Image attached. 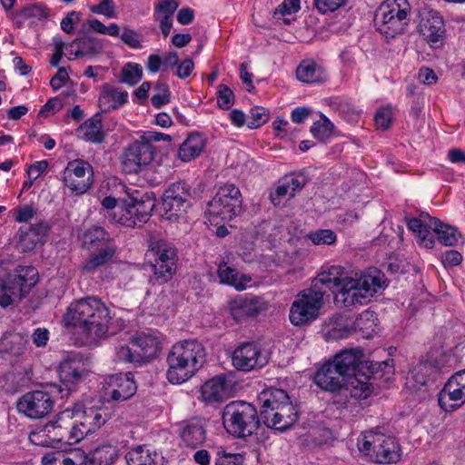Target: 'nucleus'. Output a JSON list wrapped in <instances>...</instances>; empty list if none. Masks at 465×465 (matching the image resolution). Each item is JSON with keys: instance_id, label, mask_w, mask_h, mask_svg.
Returning <instances> with one entry per match:
<instances>
[{"instance_id": "4be33fe9", "label": "nucleus", "mask_w": 465, "mask_h": 465, "mask_svg": "<svg viewBox=\"0 0 465 465\" xmlns=\"http://www.w3.org/2000/svg\"><path fill=\"white\" fill-rule=\"evenodd\" d=\"M420 34L431 45L442 41L445 36V24L440 12L424 8L420 12Z\"/></svg>"}, {"instance_id": "864d4df0", "label": "nucleus", "mask_w": 465, "mask_h": 465, "mask_svg": "<svg viewBox=\"0 0 465 465\" xmlns=\"http://www.w3.org/2000/svg\"><path fill=\"white\" fill-rule=\"evenodd\" d=\"M300 10V0H283L273 12L274 19L294 14Z\"/></svg>"}, {"instance_id": "aec40b11", "label": "nucleus", "mask_w": 465, "mask_h": 465, "mask_svg": "<svg viewBox=\"0 0 465 465\" xmlns=\"http://www.w3.org/2000/svg\"><path fill=\"white\" fill-rule=\"evenodd\" d=\"M45 430L49 433L52 430H58L54 439L70 444L80 441L84 435L92 431L91 427H88L84 420L80 421L79 424H73L70 420H64L61 415H58L56 420L49 421L45 426Z\"/></svg>"}, {"instance_id": "7ed1b4c3", "label": "nucleus", "mask_w": 465, "mask_h": 465, "mask_svg": "<svg viewBox=\"0 0 465 465\" xmlns=\"http://www.w3.org/2000/svg\"><path fill=\"white\" fill-rule=\"evenodd\" d=\"M205 350L196 340L175 343L167 355L166 378L173 384H181L192 378L205 361Z\"/></svg>"}, {"instance_id": "4d7b16f0", "label": "nucleus", "mask_w": 465, "mask_h": 465, "mask_svg": "<svg viewBox=\"0 0 465 465\" xmlns=\"http://www.w3.org/2000/svg\"><path fill=\"white\" fill-rule=\"evenodd\" d=\"M347 0H313L314 6L322 14L334 12L346 5Z\"/></svg>"}, {"instance_id": "0e129e2a", "label": "nucleus", "mask_w": 465, "mask_h": 465, "mask_svg": "<svg viewBox=\"0 0 465 465\" xmlns=\"http://www.w3.org/2000/svg\"><path fill=\"white\" fill-rule=\"evenodd\" d=\"M177 8L178 3L175 0H163L156 5L155 11L157 13L163 14V16L172 18Z\"/></svg>"}, {"instance_id": "c03bdc74", "label": "nucleus", "mask_w": 465, "mask_h": 465, "mask_svg": "<svg viewBox=\"0 0 465 465\" xmlns=\"http://www.w3.org/2000/svg\"><path fill=\"white\" fill-rule=\"evenodd\" d=\"M142 77L143 67L139 64L127 63L121 70L119 81L134 86L141 81Z\"/></svg>"}, {"instance_id": "8fccbe9b", "label": "nucleus", "mask_w": 465, "mask_h": 465, "mask_svg": "<svg viewBox=\"0 0 465 465\" xmlns=\"http://www.w3.org/2000/svg\"><path fill=\"white\" fill-rule=\"evenodd\" d=\"M307 237L315 245H331L335 243L337 236L332 230L320 229L315 232H310Z\"/></svg>"}, {"instance_id": "f257e3e1", "label": "nucleus", "mask_w": 465, "mask_h": 465, "mask_svg": "<svg viewBox=\"0 0 465 465\" xmlns=\"http://www.w3.org/2000/svg\"><path fill=\"white\" fill-rule=\"evenodd\" d=\"M388 285L385 274L377 268H369L359 278L349 275L341 266L332 265L319 273L311 289L324 300L334 295L337 302L350 307L365 304L379 290Z\"/></svg>"}, {"instance_id": "ea45409f", "label": "nucleus", "mask_w": 465, "mask_h": 465, "mask_svg": "<svg viewBox=\"0 0 465 465\" xmlns=\"http://www.w3.org/2000/svg\"><path fill=\"white\" fill-rule=\"evenodd\" d=\"M218 275L221 282L233 286L238 291L244 290L246 283L251 281V277L245 275H242L239 279V272L226 264L219 266Z\"/></svg>"}, {"instance_id": "dca6fc26", "label": "nucleus", "mask_w": 465, "mask_h": 465, "mask_svg": "<svg viewBox=\"0 0 465 465\" xmlns=\"http://www.w3.org/2000/svg\"><path fill=\"white\" fill-rule=\"evenodd\" d=\"M155 148L153 144L143 142L141 138L124 148L121 155L124 171L127 173H137L149 165L154 158Z\"/></svg>"}, {"instance_id": "20e7f679", "label": "nucleus", "mask_w": 465, "mask_h": 465, "mask_svg": "<svg viewBox=\"0 0 465 465\" xmlns=\"http://www.w3.org/2000/svg\"><path fill=\"white\" fill-rule=\"evenodd\" d=\"M258 401L261 404V419L267 427L285 431L297 422V406L292 404L285 391L268 388L259 394Z\"/></svg>"}, {"instance_id": "e433bc0d", "label": "nucleus", "mask_w": 465, "mask_h": 465, "mask_svg": "<svg viewBox=\"0 0 465 465\" xmlns=\"http://www.w3.org/2000/svg\"><path fill=\"white\" fill-rule=\"evenodd\" d=\"M26 340L20 333L5 332L0 337V353L19 355L25 349Z\"/></svg>"}, {"instance_id": "9b49d317", "label": "nucleus", "mask_w": 465, "mask_h": 465, "mask_svg": "<svg viewBox=\"0 0 465 465\" xmlns=\"http://www.w3.org/2000/svg\"><path fill=\"white\" fill-rule=\"evenodd\" d=\"M155 207V199L149 193L135 192L122 200L123 213L118 222L127 227H142L152 216Z\"/></svg>"}, {"instance_id": "09e8293b", "label": "nucleus", "mask_w": 465, "mask_h": 465, "mask_svg": "<svg viewBox=\"0 0 465 465\" xmlns=\"http://www.w3.org/2000/svg\"><path fill=\"white\" fill-rule=\"evenodd\" d=\"M428 381L427 375L420 368L413 369L406 378V387L411 391H417L426 386Z\"/></svg>"}, {"instance_id": "a878e982", "label": "nucleus", "mask_w": 465, "mask_h": 465, "mask_svg": "<svg viewBox=\"0 0 465 465\" xmlns=\"http://www.w3.org/2000/svg\"><path fill=\"white\" fill-rule=\"evenodd\" d=\"M179 426L180 437L186 447L195 449L205 441L206 425L202 419L183 420Z\"/></svg>"}, {"instance_id": "a211bd4d", "label": "nucleus", "mask_w": 465, "mask_h": 465, "mask_svg": "<svg viewBox=\"0 0 465 465\" xmlns=\"http://www.w3.org/2000/svg\"><path fill=\"white\" fill-rule=\"evenodd\" d=\"M51 394L44 391H33L24 394L16 403L17 411L31 419H42L54 408Z\"/></svg>"}, {"instance_id": "f8f14e48", "label": "nucleus", "mask_w": 465, "mask_h": 465, "mask_svg": "<svg viewBox=\"0 0 465 465\" xmlns=\"http://www.w3.org/2000/svg\"><path fill=\"white\" fill-rule=\"evenodd\" d=\"M87 374L83 356L78 352H70L59 364L60 384H54V388L56 389L62 399L68 397L71 392L76 391L78 384L84 381Z\"/></svg>"}, {"instance_id": "b1692460", "label": "nucleus", "mask_w": 465, "mask_h": 465, "mask_svg": "<svg viewBox=\"0 0 465 465\" xmlns=\"http://www.w3.org/2000/svg\"><path fill=\"white\" fill-rule=\"evenodd\" d=\"M363 358L364 354L361 349H344L330 363L347 379L351 385V380L356 378Z\"/></svg>"}, {"instance_id": "3c124183", "label": "nucleus", "mask_w": 465, "mask_h": 465, "mask_svg": "<svg viewBox=\"0 0 465 465\" xmlns=\"http://www.w3.org/2000/svg\"><path fill=\"white\" fill-rule=\"evenodd\" d=\"M114 361L124 363L141 364L136 349H132L128 345H120L115 348Z\"/></svg>"}, {"instance_id": "c85d7f7f", "label": "nucleus", "mask_w": 465, "mask_h": 465, "mask_svg": "<svg viewBox=\"0 0 465 465\" xmlns=\"http://www.w3.org/2000/svg\"><path fill=\"white\" fill-rule=\"evenodd\" d=\"M438 401L443 411L451 412L465 402V391L450 378L439 393Z\"/></svg>"}, {"instance_id": "774afa93", "label": "nucleus", "mask_w": 465, "mask_h": 465, "mask_svg": "<svg viewBox=\"0 0 465 465\" xmlns=\"http://www.w3.org/2000/svg\"><path fill=\"white\" fill-rule=\"evenodd\" d=\"M36 214L35 210L30 205H24L15 210V220L18 223H27Z\"/></svg>"}, {"instance_id": "6ab92c4d", "label": "nucleus", "mask_w": 465, "mask_h": 465, "mask_svg": "<svg viewBox=\"0 0 465 465\" xmlns=\"http://www.w3.org/2000/svg\"><path fill=\"white\" fill-rule=\"evenodd\" d=\"M93 176L92 165L84 160H74L68 163L63 175L64 185L73 192L85 193L91 185Z\"/></svg>"}, {"instance_id": "13d9d810", "label": "nucleus", "mask_w": 465, "mask_h": 465, "mask_svg": "<svg viewBox=\"0 0 465 465\" xmlns=\"http://www.w3.org/2000/svg\"><path fill=\"white\" fill-rule=\"evenodd\" d=\"M42 465H75V462L73 459L57 452L45 455L42 458Z\"/></svg>"}, {"instance_id": "5fc2aeb1", "label": "nucleus", "mask_w": 465, "mask_h": 465, "mask_svg": "<svg viewBox=\"0 0 465 465\" xmlns=\"http://www.w3.org/2000/svg\"><path fill=\"white\" fill-rule=\"evenodd\" d=\"M243 462V456L240 453L226 452L224 450L217 451L215 465H241Z\"/></svg>"}, {"instance_id": "37998d69", "label": "nucleus", "mask_w": 465, "mask_h": 465, "mask_svg": "<svg viewBox=\"0 0 465 465\" xmlns=\"http://www.w3.org/2000/svg\"><path fill=\"white\" fill-rule=\"evenodd\" d=\"M409 230L415 232L420 242L426 248H433L435 244L434 234L425 226L424 220L411 218L407 221Z\"/></svg>"}, {"instance_id": "2eb2a0df", "label": "nucleus", "mask_w": 465, "mask_h": 465, "mask_svg": "<svg viewBox=\"0 0 465 465\" xmlns=\"http://www.w3.org/2000/svg\"><path fill=\"white\" fill-rule=\"evenodd\" d=\"M196 192L193 191L185 181L173 183L164 191L162 198V207L168 219L178 217L186 213L195 201Z\"/></svg>"}, {"instance_id": "5701e85b", "label": "nucleus", "mask_w": 465, "mask_h": 465, "mask_svg": "<svg viewBox=\"0 0 465 465\" xmlns=\"http://www.w3.org/2000/svg\"><path fill=\"white\" fill-rule=\"evenodd\" d=\"M313 381L318 387L325 391L336 392L344 390L351 392V387L347 379L340 374L330 361L323 364L315 372Z\"/></svg>"}, {"instance_id": "6e6d98bb", "label": "nucleus", "mask_w": 465, "mask_h": 465, "mask_svg": "<svg viewBox=\"0 0 465 465\" xmlns=\"http://www.w3.org/2000/svg\"><path fill=\"white\" fill-rule=\"evenodd\" d=\"M391 119L392 112L390 105L381 107L374 116L376 125L382 130H387L391 126Z\"/></svg>"}, {"instance_id": "cd10ccee", "label": "nucleus", "mask_w": 465, "mask_h": 465, "mask_svg": "<svg viewBox=\"0 0 465 465\" xmlns=\"http://www.w3.org/2000/svg\"><path fill=\"white\" fill-rule=\"evenodd\" d=\"M230 385L223 374L208 380L201 389L202 399L209 404L222 403L227 399Z\"/></svg>"}, {"instance_id": "f3484780", "label": "nucleus", "mask_w": 465, "mask_h": 465, "mask_svg": "<svg viewBox=\"0 0 465 465\" xmlns=\"http://www.w3.org/2000/svg\"><path fill=\"white\" fill-rule=\"evenodd\" d=\"M269 357L262 351L259 344L255 342H242L232 352V363L241 371H251L264 367Z\"/></svg>"}, {"instance_id": "c756f323", "label": "nucleus", "mask_w": 465, "mask_h": 465, "mask_svg": "<svg viewBox=\"0 0 465 465\" xmlns=\"http://www.w3.org/2000/svg\"><path fill=\"white\" fill-rule=\"evenodd\" d=\"M131 343L136 347L141 364L152 361L161 351L160 339L152 334L140 333L131 339Z\"/></svg>"}, {"instance_id": "ddd939ff", "label": "nucleus", "mask_w": 465, "mask_h": 465, "mask_svg": "<svg viewBox=\"0 0 465 465\" xmlns=\"http://www.w3.org/2000/svg\"><path fill=\"white\" fill-rule=\"evenodd\" d=\"M38 281V271L31 265L17 266L14 272L0 266V292H9L22 300Z\"/></svg>"}, {"instance_id": "603ef678", "label": "nucleus", "mask_w": 465, "mask_h": 465, "mask_svg": "<svg viewBox=\"0 0 465 465\" xmlns=\"http://www.w3.org/2000/svg\"><path fill=\"white\" fill-rule=\"evenodd\" d=\"M234 103V94L226 84H219L217 90V104L221 109L228 110Z\"/></svg>"}, {"instance_id": "2f4dec72", "label": "nucleus", "mask_w": 465, "mask_h": 465, "mask_svg": "<svg viewBox=\"0 0 465 465\" xmlns=\"http://www.w3.org/2000/svg\"><path fill=\"white\" fill-rule=\"evenodd\" d=\"M128 93L126 91H118L117 89L105 84L103 85L99 96V106L104 112L116 110L127 103Z\"/></svg>"}, {"instance_id": "49530a36", "label": "nucleus", "mask_w": 465, "mask_h": 465, "mask_svg": "<svg viewBox=\"0 0 465 465\" xmlns=\"http://www.w3.org/2000/svg\"><path fill=\"white\" fill-rule=\"evenodd\" d=\"M334 125L323 114H321V120L313 123L311 127V134L319 141L324 142L332 135Z\"/></svg>"}, {"instance_id": "4c0bfd02", "label": "nucleus", "mask_w": 465, "mask_h": 465, "mask_svg": "<svg viewBox=\"0 0 465 465\" xmlns=\"http://www.w3.org/2000/svg\"><path fill=\"white\" fill-rule=\"evenodd\" d=\"M102 128V118L99 114H94L92 118L85 121L81 126V129L84 130V140L95 143H101L104 140V134Z\"/></svg>"}, {"instance_id": "79ce46f5", "label": "nucleus", "mask_w": 465, "mask_h": 465, "mask_svg": "<svg viewBox=\"0 0 465 465\" xmlns=\"http://www.w3.org/2000/svg\"><path fill=\"white\" fill-rule=\"evenodd\" d=\"M73 414L76 417H82L84 420L91 427V430L99 428L104 423L102 414L93 408H86L82 403H75L73 407Z\"/></svg>"}, {"instance_id": "9d476101", "label": "nucleus", "mask_w": 465, "mask_h": 465, "mask_svg": "<svg viewBox=\"0 0 465 465\" xmlns=\"http://www.w3.org/2000/svg\"><path fill=\"white\" fill-rule=\"evenodd\" d=\"M150 252L154 256V262L152 264L153 275L150 282L153 284H163L170 281L176 272V248L173 243L161 239L151 243Z\"/></svg>"}, {"instance_id": "c9c22d12", "label": "nucleus", "mask_w": 465, "mask_h": 465, "mask_svg": "<svg viewBox=\"0 0 465 465\" xmlns=\"http://www.w3.org/2000/svg\"><path fill=\"white\" fill-rule=\"evenodd\" d=\"M377 321L375 313L366 310L356 317L352 323V330L360 332L363 338L369 339L375 332Z\"/></svg>"}, {"instance_id": "0eeeda50", "label": "nucleus", "mask_w": 465, "mask_h": 465, "mask_svg": "<svg viewBox=\"0 0 465 465\" xmlns=\"http://www.w3.org/2000/svg\"><path fill=\"white\" fill-rule=\"evenodd\" d=\"M223 422L229 434L236 438L252 435L260 425L256 408L246 401H232L223 411Z\"/></svg>"}, {"instance_id": "7c9ffc66", "label": "nucleus", "mask_w": 465, "mask_h": 465, "mask_svg": "<svg viewBox=\"0 0 465 465\" xmlns=\"http://www.w3.org/2000/svg\"><path fill=\"white\" fill-rule=\"evenodd\" d=\"M71 52L75 57L94 56L101 54L104 49L103 40L91 35L74 39L71 44Z\"/></svg>"}, {"instance_id": "412c9836", "label": "nucleus", "mask_w": 465, "mask_h": 465, "mask_svg": "<svg viewBox=\"0 0 465 465\" xmlns=\"http://www.w3.org/2000/svg\"><path fill=\"white\" fill-rule=\"evenodd\" d=\"M373 361L362 359L361 368L356 378L351 380V396L360 400L367 399L373 391V384L371 380L380 378V371L372 366Z\"/></svg>"}, {"instance_id": "f03ea898", "label": "nucleus", "mask_w": 465, "mask_h": 465, "mask_svg": "<svg viewBox=\"0 0 465 465\" xmlns=\"http://www.w3.org/2000/svg\"><path fill=\"white\" fill-rule=\"evenodd\" d=\"M111 320L109 308L96 296L72 302L63 317L64 326L75 328L87 343H95L106 337Z\"/></svg>"}, {"instance_id": "052dcab7", "label": "nucleus", "mask_w": 465, "mask_h": 465, "mask_svg": "<svg viewBox=\"0 0 465 465\" xmlns=\"http://www.w3.org/2000/svg\"><path fill=\"white\" fill-rule=\"evenodd\" d=\"M283 182L289 185V189L291 190L290 196H294V192L296 190H301L306 183V177L302 173L299 174H292L286 176Z\"/></svg>"}, {"instance_id": "bb28decb", "label": "nucleus", "mask_w": 465, "mask_h": 465, "mask_svg": "<svg viewBox=\"0 0 465 465\" xmlns=\"http://www.w3.org/2000/svg\"><path fill=\"white\" fill-rule=\"evenodd\" d=\"M106 394L114 401H124L130 399L136 392V384L133 378L127 374H114L108 379Z\"/></svg>"}, {"instance_id": "69168bd1", "label": "nucleus", "mask_w": 465, "mask_h": 465, "mask_svg": "<svg viewBox=\"0 0 465 465\" xmlns=\"http://www.w3.org/2000/svg\"><path fill=\"white\" fill-rule=\"evenodd\" d=\"M176 76L180 79H185L194 69V63L191 58H186L183 62L177 64Z\"/></svg>"}, {"instance_id": "f704fd0d", "label": "nucleus", "mask_w": 465, "mask_h": 465, "mask_svg": "<svg viewBox=\"0 0 465 465\" xmlns=\"http://www.w3.org/2000/svg\"><path fill=\"white\" fill-rule=\"evenodd\" d=\"M205 144V139L201 134H191L179 147V159L183 162H190L201 154Z\"/></svg>"}, {"instance_id": "39448f33", "label": "nucleus", "mask_w": 465, "mask_h": 465, "mask_svg": "<svg viewBox=\"0 0 465 465\" xmlns=\"http://www.w3.org/2000/svg\"><path fill=\"white\" fill-rule=\"evenodd\" d=\"M82 246L90 253V257L81 266L82 272L85 273H93L107 264L116 253L114 240L101 226H93L84 231Z\"/></svg>"}, {"instance_id": "a18cd8bd", "label": "nucleus", "mask_w": 465, "mask_h": 465, "mask_svg": "<svg viewBox=\"0 0 465 465\" xmlns=\"http://www.w3.org/2000/svg\"><path fill=\"white\" fill-rule=\"evenodd\" d=\"M128 465H154L153 459L148 449L138 446L125 455Z\"/></svg>"}, {"instance_id": "72a5a7b5", "label": "nucleus", "mask_w": 465, "mask_h": 465, "mask_svg": "<svg viewBox=\"0 0 465 465\" xmlns=\"http://www.w3.org/2000/svg\"><path fill=\"white\" fill-rule=\"evenodd\" d=\"M296 76L307 84L322 83L327 78L325 70L312 60L302 61L296 69Z\"/></svg>"}, {"instance_id": "423d86ee", "label": "nucleus", "mask_w": 465, "mask_h": 465, "mask_svg": "<svg viewBox=\"0 0 465 465\" xmlns=\"http://www.w3.org/2000/svg\"><path fill=\"white\" fill-rule=\"evenodd\" d=\"M411 9L407 0H385L375 12L377 30L388 38L404 33L411 21Z\"/></svg>"}, {"instance_id": "6e6552de", "label": "nucleus", "mask_w": 465, "mask_h": 465, "mask_svg": "<svg viewBox=\"0 0 465 465\" xmlns=\"http://www.w3.org/2000/svg\"><path fill=\"white\" fill-rule=\"evenodd\" d=\"M242 211V194L237 186L226 183L220 186L208 203L205 216L212 224L231 221Z\"/></svg>"}, {"instance_id": "1a4fd4ad", "label": "nucleus", "mask_w": 465, "mask_h": 465, "mask_svg": "<svg viewBox=\"0 0 465 465\" xmlns=\"http://www.w3.org/2000/svg\"><path fill=\"white\" fill-rule=\"evenodd\" d=\"M358 448L377 463H395L401 459V448L395 438L373 430L362 435Z\"/></svg>"}, {"instance_id": "de8ad7c7", "label": "nucleus", "mask_w": 465, "mask_h": 465, "mask_svg": "<svg viewBox=\"0 0 465 465\" xmlns=\"http://www.w3.org/2000/svg\"><path fill=\"white\" fill-rule=\"evenodd\" d=\"M269 111L262 106L252 107L247 116V126L251 129L261 127L269 120Z\"/></svg>"}, {"instance_id": "58836bf2", "label": "nucleus", "mask_w": 465, "mask_h": 465, "mask_svg": "<svg viewBox=\"0 0 465 465\" xmlns=\"http://www.w3.org/2000/svg\"><path fill=\"white\" fill-rule=\"evenodd\" d=\"M259 303L260 300L256 297L234 302L231 305L232 315L234 319L242 316H256L262 310Z\"/></svg>"}, {"instance_id": "4468645a", "label": "nucleus", "mask_w": 465, "mask_h": 465, "mask_svg": "<svg viewBox=\"0 0 465 465\" xmlns=\"http://www.w3.org/2000/svg\"><path fill=\"white\" fill-rule=\"evenodd\" d=\"M325 301L311 288L302 291L291 306V322L295 326H302L315 321L320 316Z\"/></svg>"}, {"instance_id": "bf43d9fd", "label": "nucleus", "mask_w": 465, "mask_h": 465, "mask_svg": "<svg viewBox=\"0 0 465 465\" xmlns=\"http://www.w3.org/2000/svg\"><path fill=\"white\" fill-rule=\"evenodd\" d=\"M121 40L134 49L142 48L140 35L134 30L124 27L123 33L120 35Z\"/></svg>"}, {"instance_id": "680f3d73", "label": "nucleus", "mask_w": 465, "mask_h": 465, "mask_svg": "<svg viewBox=\"0 0 465 465\" xmlns=\"http://www.w3.org/2000/svg\"><path fill=\"white\" fill-rule=\"evenodd\" d=\"M91 11L113 18L114 17V3L113 0H102L99 5H93Z\"/></svg>"}, {"instance_id": "393cba45", "label": "nucleus", "mask_w": 465, "mask_h": 465, "mask_svg": "<svg viewBox=\"0 0 465 465\" xmlns=\"http://www.w3.org/2000/svg\"><path fill=\"white\" fill-rule=\"evenodd\" d=\"M49 230L48 223L44 221L20 228L18 249L22 252H30L37 246H42Z\"/></svg>"}, {"instance_id": "a19ab883", "label": "nucleus", "mask_w": 465, "mask_h": 465, "mask_svg": "<svg viewBox=\"0 0 465 465\" xmlns=\"http://www.w3.org/2000/svg\"><path fill=\"white\" fill-rule=\"evenodd\" d=\"M435 228L433 232L438 236V240L445 246H455L461 233L456 227L450 226L441 221H434Z\"/></svg>"}, {"instance_id": "473e14b6", "label": "nucleus", "mask_w": 465, "mask_h": 465, "mask_svg": "<svg viewBox=\"0 0 465 465\" xmlns=\"http://www.w3.org/2000/svg\"><path fill=\"white\" fill-rule=\"evenodd\" d=\"M119 456L116 446L112 444L99 445L85 456V465H112Z\"/></svg>"}, {"instance_id": "e2e57ef3", "label": "nucleus", "mask_w": 465, "mask_h": 465, "mask_svg": "<svg viewBox=\"0 0 465 465\" xmlns=\"http://www.w3.org/2000/svg\"><path fill=\"white\" fill-rule=\"evenodd\" d=\"M79 20L80 13L76 11H71L61 21V29L66 34H72L74 31V25L76 24Z\"/></svg>"}, {"instance_id": "338daca9", "label": "nucleus", "mask_w": 465, "mask_h": 465, "mask_svg": "<svg viewBox=\"0 0 465 465\" xmlns=\"http://www.w3.org/2000/svg\"><path fill=\"white\" fill-rule=\"evenodd\" d=\"M441 260L444 266L453 267L462 262V255L456 250H450L442 254Z\"/></svg>"}]
</instances>
